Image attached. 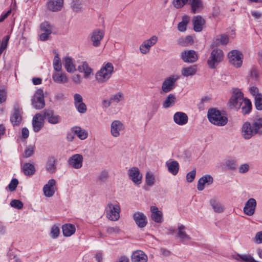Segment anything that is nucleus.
<instances>
[{
  "label": "nucleus",
  "mask_w": 262,
  "mask_h": 262,
  "mask_svg": "<svg viewBox=\"0 0 262 262\" xmlns=\"http://www.w3.org/2000/svg\"><path fill=\"white\" fill-rule=\"evenodd\" d=\"M178 79L179 77L176 75L166 78L162 83L160 94L167 93L173 90L175 88V82Z\"/></svg>",
  "instance_id": "6"
},
{
  "label": "nucleus",
  "mask_w": 262,
  "mask_h": 262,
  "mask_svg": "<svg viewBox=\"0 0 262 262\" xmlns=\"http://www.w3.org/2000/svg\"><path fill=\"white\" fill-rule=\"evenodd\" d=\"M63 64L68 72L73 73L76 71L72 59L69 57H66L64 58Z\"/></svg>",
  "instance_id": "38"
},
{
  "label": "nucleus",
  "mask_w": 262,
  "mask_h": 262,
  "mask_svg": "<svg viewBox=\"0 0 262 262\" xmlns=\"http://www.w3.org/2000/svg\"><path fill=\"white\" fill-rule=\"evenodd\" d=\"M211 98L208 96H205L202 98L201 101L198 103V106L200 110H203L205 104H208L210 101Z\"/></svg>",
  "instance_id": "49"
},
{
  "label": "nucleus",
  "mask_w": 262,
  "mask_h": 262,
  "mask_svg": "<svg viewBox=\"0 0 262 262\" xmlns=\"http://www.w3.org/2000/svg\"><path fill=\"white\" fill-rule=\"evenodd\" d=\"M56 181L54 179H50L43 187V191L47 197H51L55 192Z\"/></svg>",
  "instance_id": "16"
},
{
  "label": "nucleus",
  "mask_w": 262,
  "mask_h": 262,
  "mask_svg": "<svg viewBox=\"0 0 262 262\" xmlns=\"http://www.w3.org/2000/svg\"><path fill=\"white\" fill-rule=\"evenodd\" d=\"M249 165L247 163L242 164L238 167V172L240 173H245L249 170Z\"/></svg>",
  "instance_id": "61"
},
{
  "label": "nucleus",
  "mask_w": 262,
  "mask_h": 262,
  "mask_svg": "<svg viewBox=\"0 0 262 262\" xmlns=\"http://www.w3.org/2000/svg\"><path fill=\"white\" fill-rule=\"evenodd\" d=\"M54 81L59 83H64L68 82V79L66 73H54L52 75Z\"/></svg>",
  "instance_id": "37"
},
{
  "label": "nucleus",
  "mask_w": 262,
  "mask_h": 262,
  "mask_svg": "<svg viewBox=\"0 0 262 262\" xmlns=\"http://www.w3.org/2000/svg\"><path fill=\"white\" fill-rule=\"evenodd\" d=\"M249 91L250 94L254 97L255 98L259 95H262V94L260 93L259 92L258 89L254 86H253L251 87L249 89Z\"/></svg>",
  "instance_id": "63"
},
{
  "label": "nucleus",
  "mask_w": 262,
  "mask_h": 262,
  "mask_svg": "<svg viewBox=\"0 0 262 262\" xmlns=\"http://www.w3.org/2000/svg\"><path fill=\"white\" fill-rule=\"evenodd\" d=\"M32 104L35 108L37 110H40L45 106V101L42 90L39 89L36 91L32 99Z\"/></svg>",
  "instance_id": "7"
},
{
  "label": "nucleus",
  "mask_w": 262,
  "mask_h": 262,
  "mask_svg": "<svg viewBox=\"0 0 262 262\" xmlns=\"http://www.w3.org/2000/svg\"><path fill=\"white\" fill-rule=\"evenodd\" d=\"M193 43V40L191 36H187L183 39V42H180V44H181L183 46H187L190 45H192Z\"/></svg>",
  "instance_id": "58"
},
{
  "label": "nucleus",
  "mask_w": 262,
  "mask_h": 262,
  "mask_svg": "<svg viewBox=\"0 0 262 262\" xmlns=\"http://www.w3.org/2000/svg\"><path fill=\"white\" fill-rule=\"evenodd\" d=\"M254 104L257 110H262V94L259 95L254 98Z\"/></svg>",
  "instance_id": "51"
},
{
  "label": "nucleus",
  "mask_w": 262,
  "mask_h": 262,
  "mask_svg": "<svg viewBox=\"0 0 262 262\" xmlns=\"http://www.w3.org/2000/svg\"><path fill=\"white\" fill-rule=\"evenodd\" d=\"M40 29L42 32L47 33L51 35L54 29V27L49 22L45 21L41 24Z\"/></svg>",
  "instance_id": "42"
},
{
  "label": "nucleus",
  "mask_w": 262,
  "mask_h": 262,
  "mask_svg": "<svg viewBox=\"0 0 262 262\" xmlns=\"http://www.w3.org/2000/svg\"><path fill=\"white\" fill-rule=\"evenodd\" d=\"M190 5L191 12L194 14L199 12L202 7V3L200 0H191Z\"/></svg>",
  "instance_id": "44"
},
{
  "label": "nucleus",
  "mask_w": 262,
  "mask_h": 262,
  "mask_svg": "<svg viewBox=\"0 0 262 262\" xmlns=\"http://www.w3.org/2000/svg\"><path fill=\"white\" fill-rule=\"evenodd\" d=\"M34 147L33 146L30 145L25 149L24 157L26 158L30 157L34 154Z\"/></svg>",
  "instance_id": "54"
},
{
  "label": "nucleus",
  "mask_w": 262,
  "mask_h": 262,
  "mask_svg": "<svg viewBox=\"0 0 262 262\" xmlns=\"http://www.w3.org/2000/svg\"><path fill=\"white\" fill-rule=\"evenodd\" d=\"M59 233H60L59 228L56 225L53 226L51 228V236L53 238H55L58 236Z\"/></svg>",
  "instance_id": "57"
},
{
  "label": "nucleus",
  "mask_w": 262,
  "mask_h": 262,
  "mask_svg": "<svg viewBox=\"0 0 262 262\" xmlns=\"http://www.w3.org/2000/svg\"><path fill=\"white\" fill-rule=\"evenodd\" d=\"M133 219L139 228H144L147 224V217L142 212H135L133 215Z\"/></svg>",
  "instance_id": "19"
},
{
  "label": "nucleus",
  "mask_w": 262,
  "mask_h": 262,
  "mask_svg": "<svg viewBox=\"0 0 262 262\" xmlns=\"http://www.w3.org/2000/svg\"><path fill=\"white\" fill-rule=\"evenodd\" d=\"M157 41L158 37L155 35H154L149 39L144 41L139 48L141 53L143 54L148 53L150 51V48L155 45Z\"/></svg>",
  "instance_id": "10"
},
{
  "label": "nucleus",
  "mask_w": 262,
  "mask_h": 262,
  "mask_svg": "<svg viewBox=\"0 0 262 262\" xmlns=\"http://www.w3.org/2000/svg\"><path fill=\"white\" fill-rule=\"evenodd\" d=\"M124 98L123 94L121 92H118L117 94L113 95L111 97V101L118 103L122 101Z\"/></svg>",
  "instance_id": "52"
},
{
  "label": "nucleus",
  "mask_w": 262,
  "mask_h": 262,
  "mask_svg": "<svg viewBox=\"0 0 262 262\" xmlns=\"http://www.w3.org/2000/svg\"><path fill=\"white\" fill-rule=\"evenodd\" d=\"M223 58L224 53L223 51L219 49H214L211 52L210 55L207 60V64L210 69H214L223 61Z\"/></svg>",
  "instance_id": "4"
},
{
  "label": "nucleus",
  "mask_w": 262,
  "mask_h": 262,
  "mask_svg": "<svg viewBox=\"0 0 262 262\" xmlns=\"http://www.w3.org/2000/svg\"><path fill=\"white\" fill-rule=\"evenodd\" d=\"M229 62L236 68L241 67L243 61V55L237 50H232L228 53Z\"/></svg>",
  "instance_id": "8"
},
{
  "label": "nucleus",
  "mask_w": 262,
  "mask_h": 262,
  "mask_svg": "<svg viewBox=\"0 0 262 262\" xmlns=\"http://www.w3.org/2000/svg\"><path fill=\"white\" fill-rule=\"evenodd\" d=\"M22 169L25 176H31L35 173L36 169L34 164L30 163L24 164Z\"/></svg>",
  "instance_id": "33"
},
{
  "label": "nucleus",
  "mask_w": 262,
  "mask_h": 262,
  "mask_svg": "<svg viewBox=\"0 0 262 262\" xmlns=\"http://www.w3.org/2000/svg\"><path fill=\"white\" fill-rule=\"evenodd\" d=\"M242 109V113L244 115L248 114L250 113L252 110V103L249 99H244V101L242 103L241 107Z\"/></svg>",
  "instance_id": "39"
},
{
  "label": "nucleus",
  "mask_w": 262,
  "mask_h": 262,
  "mask_svg": "<svg viewBox=\"0 0 262 262\" xmlns=\"http://www.w3.org/2000/svg\"><path fill=\"white\" fill-rule=\"evenodd\" d=\"M54 69L57 72H59L61 69V63L60 59L58 54H56L53 60Z\"/></svg>",
  "instance_id": "48"
},
{
  "label": "nucleus",
  "mask_w": 262,
  "mask_h": 262,
  "mask_svg": "<svg viewBox=\"0 0 262 262\" xmlns=\"http://www.w3.org/2000/svg\"><path fill=\"white\" fill-rule=\"evenodd\" d=\"M63 4V0H48V8L53 12L60 11Z\"/></svg>",
  "instance_id": "26"
},
{
  "label": "nucleus",
  "mask_w": 262,
  "mask_h": 262,
  "mask_svg": "<svg viewBox=\"0 0 262 262\" xmlns=\"http://www.w3.org/2000/svg\"><path fill=\"white\" fill-rule=\"evenodd\" d=\"M165 165L169 173L173 176L178 174L179 170V164L177 161L170 159L166 162Z\"/></svg>",
  "instance_id": "21"
},
{
  "label": "nucleus",
  "mask_w": 262,
  "mask_h": 262,
  "mask_svg": "<svg viewBox=\"0 0 262 262\" xmlns=\"http://www.w3.org/2000/svg\"><path fill=\"white\" fill-rule=\"evenodd\" d=\"M128 174L129 178L135 185H140L142 182V175L138 168L133 167L128 170Z\"/></svg>",
  "instance_id": "12"
},
{
  "label": "nucleus",
  "mask_w": 262,
  "mask_h": 262,
  "mask_svg": "<svg viewBox=\"0 0 262 262\" xmlns=\"http://www.w3.org/2000/svg\"><path fill=\"white\" fill-rule=\"evenodd\" d=\"M83 156L81 154H74L68 159L69 166L75 169H80L83 165Z\"/></svg>",
  "instance_id": "11"
},
{
  "label": "nucleus",
  "mask_w": 262,
  "mask_h": 262,
  "mask_svg": "<svg viewBox=\"0 0 262 262\" xmlns=\"http://www.w3.org/2000/svg\"><path fill=\"white\" fill-rule=\"evenodd\" d=\"M114 71V66L112 63L104 64L101 69L96 74V78L99 82L106 81L111 76Z\"/></svg>",
  "instance_id": "2"
},
{
  "label": "nucleus",
  "mask_w": 262,
  "mask_h": 262,
  "mask_svg": "<svg viewBox=\"0 0 262 262\" xmlns=\"http://www.w3.org/2000/svg\"><path fill=\"white\" fill-rule=\"evenodd\" d=\"M62 229L63 234L67 237L71 236L76 230L75 226L71 224H64L62 226Z\"/></svg>",
  "instance_id": "36"
},
{
  "label": "nucleus",
  "mask_w": 262,
  "mask_h": 262,
  "mask_svg": "<svg viewBox=\"0 0 262 262\" xmlns=\"http://www.w3.org/2000/svg\"><path fill=\"white\" fill-rule=\"evenodd\" d=\"M43 115L40 113L36 114L32 119V126L33 130L35 133H38L44 125Z\"/></svg>",
  "instance_id": "14"
},
{
  "label": "nucleus",
  "mask_w": 262,
  "mask_h": 262,
  "mask_svg": "<svg viewBox=\"0 0 262 262\" xmlns=\"http://www.w3.org/2000/svg\"><path fill=\"white\" fill-rule=\"evenodd\" d=\"M244 99L241 91L238 89L233 88L232 96L228 104V106L231 109H239L242 105Z\"/></svg>",
  "instance_id": "3"
},
{
  "label": "nucleus",
  "mask_w": 262,
  "mask_h": 262,
  "mask_svg": "<svg viewBox=\"0 0 262 262\" xmlns=\"http://www.w3.org/2000/svg\"><path fill=\"white\" fill-rule=\"evenodd\" d=\"M233 258L239 262H258L249 254H237Z\"/></svg>",
  "instance_id": "30"
},
{
  "label": "nucleus",
  "mask_w": 262,
  "mask_h": 262,
  "mask_svg": "<svg viewBox=\"0 0 262 262\" xmlns=\"http://www.w3.org/2000/svg\"><path fill=\"white\" fill-rule=\"evenodd\" d=\"M111 132L114 137L120 136V132L124 129L123 124L119 120H115L111 124Z\"/></svg>",
  "instance_id": "20"
},
{
  "label": "nucleus",
  "mask_w": 262,
  "mask_h": 262,
  "mask_svg": "<svg viewBox=\"0 0 262 262\" xmlns=\"http://www.w3.org/2000/svg\"><path fill=\"white\" fill-rule=\"evenodd\" d=\"M150 211L151 212V219L155 222L161 223L163 222V213L161 211L159 210L157 207L155 206H151Z\"/></svg>",
  "instance_id": "25"
},
{
  "label": "nucleus",
  "mask_w": 262,
  "mask_h": 262,
  "mask_svg": "<svg viewBox=\"0 0 262 262\" xmlns=\"http://www.w3.org/2000/svg\"><path fill=\"white\" fill-rule=\"evenodd\" d=\"M196 72V68L195 66H192L189 67L184 68L182 70V74L185 76L188 77L189 76L194 75Z\"/></svg>",
  "instance_id": "41"
},
{
  "label": "nucleus",
  "mask_w": 262,
  "mask_h": 262,
  "mask_svg": "<svg viewBox=\"0 0 262 262\" xmlns=\"http://www.w3.org/2000/svg\"><path fill=\"white\" fill-rule=\"evenodd\" d=\"M252 123L253 127L256 129V134L262 135V118L255 119Z\"/></svg>",
  "instance_id": "43"
},
{
  "label": "nucleus",
  "mask_w": 262,
  "mask_h": 262,
  "mask_svg": "<svg viewBox=\"0 0 262 262\" xmlns=\"http://www.w3.org/2000/svg\"><path fill=\"white\" fill-rule=\"evenodd\" d=\"M182 59L185 62L193 63L198 59L195 52L193 50L185 51L181 53Z\"/></svg>",
  "instance_id": "18"
},
{
  "label": "nucleus",
  "mask_w": 262,
  "mask_h": 262,
  "mask_svg": "<svg viewBox=\"0 0 262 262\" xmlns=\"http://www.w3.org/2000/svg\"><path fill=\"white\" fill-rule=\"evenodd\" d=\"M196 174L195 169H193L188 172L186 175V180L189 183H191L193 181Z\"/></svg>",
  "instance_id": "59"
},
{
  "label": "nucleus",
  "mask_w": 262,
  "mask_h": 262,
  "mask_svg": "<svg viewBox=\"0 0 262 262\" xmlns=\"http://www.w3.org/2000/svg\"><path fill=\"white\" fill-rule=\"evenodd\" d=\"M189 21V17L185 16L183 17L182 21L180 22L178 25V29L180 32H184L186 30V27Z\"/></svg>",
  "instance_id": "45"
},
{
  "label": "nucleus",
  "mask_w": 262,
  "mask_h": 262,
  "mask_svg": "<svg viewBox=\"0 0 262 262\" xmlns=\"http://www.w3.org/2000/svg\"><path fill=\"white\" fill-rule=\"evenodd\" d=\"M77 111L81 114H84L86 112L87 108L85 104L83 102L75 105Z\"/></svg>",
  "instance_id": "55"
},
{
  "label": "nucleus",
  "mask_w": 262,
  "mask_h": 262,
  "mask_svg": "<svg viewBox=\"0 0 262 262\" xmlns=\"http://www.w3.org/2000/svg\"><path fill=\"white\" fill-rule=\"evenodd\" d=\"M210 204L214 212L222 213L224 211V206L219 201L212 199L210 201Z\"/></svg>",
  "instance_id": "40"
},
{
  "label": "nucleus",
  "mask_w": 262,
  "mask_h": 262,
  "mask_svg": "<svg viewBox=\"0 0 262 262\" xmlns=\"http://www.w3.org/2000/svg\"><path fill=\"white\" fill-rule=\"evenodd\" d=\"M78 70L79 72L84 73V77L85 78H89L93 71L86 61L82 62L81 64L78 67Z\"/></svg>",
  "instance_id": "29"
},
{
  "label": "nucleus",
  "mask_w": 262,
  "mask_h": 262,
  "mask_svg": "<svg viewBox=\"0 0 262 262\" xmlns=\"http://www.w3.org/2000/svg\"><path fill=\"white\" fill-rule=\"evenodd\" d=\"M18 184V181L16 179H13L8 185V188L10 191H13L16 189Z\"/></svg>",
  "instance_id": "60"
},
{
  "label": "nucleus",
  "mask_w": 262,
  "mask_h": 262,
  "mask_svg": "<svg viewBox=\"0 0 262 262\" xmlns=\"http://www.w3.org/2000/svg\"><path fill=\"white\" fill-rule=\"evenodd\" d=\"M132 262H147V256L141 250H136L133 253L131 256Z\"/></svg>",
  "instance_id": "24"
},
{
  "label": "nucleus",
  "mask_w": 262,
  "mask_h": 262,
  "mask_svg": "<svg viewBox=\"0 0 262 262\" xmlns=\"http://www.w3.org/2000/svg\"><path fill=\"white\" fill-rule=\"evenodd\" d=\"M46 170L50 173H54L56 171V160L55 158H49L46 165Z\"/></svg>",
  "instance_id": "31"
},
{
  "label": "nucleus",
  "mask_w": 262,
  "mask_h": 262,
  "mask_svg": "<svg viewBox=\"0 0 262 262\" xmlns=\"http://www.w3.org/2000/svg\"><path fill=\"white\" fill-rule=\"evenodd\" d=\"M72 8L74 11L79 12L82 9V5L80 0H74L72 3Z\"/></svg>",
  "instance_id": "47"
},
{
  "label": "nucleus",
  "mask_w": 262,
  "mask_h": 262,
  "mask_svg": "<svg viewBox=\"0 0 262 262\" xmlns=\"http://www.w3.org/2000/svg\"><path fill=\"white\" fill-rule=\"evenodd\" d=\"M177 236L182 242L188 241L190 239V237L185 231V226L182 224L178 225Z\"/></svg>",
  "instance_id": "28"
},
{
  "label": "nucleus",
  "mask_w": 262,
  "mask_h": 262,
  "mask_svg": "<svg viewBox=\"0 0 262 262\" xmlns=\"http://www.w3.org/2000/svg\"><path fill=\"white\" fill-rule=\"evenodd\" d=\"M205 22V20L201 16H195L193 20L194 30L195 32H201Z\"/></svg>",
  "instance_id": "32"
},
{
  "label": "nucleus",
  "mask_w": 262,
  "mask_h": 262,
  "mask_svg": "<svg viewBox=\"0 0 262 262\" xmlns=\"http://www.w3.org/2000/svg\"><path fill=\"white\" fill-rule=\"evenodd\" d=\"M188 2V0H173L172 3L175 8L179 9L184 6Z\"/></svg>",
  "instance_id": "56"
},
{
  "label": "nucleus",
  "mask_w": 262,
  "mask_h": 262,
  "mask_svg": "<svg viewBox=\"0 0 262 262\" xmlns=\"http://www.w3.org/2000/svg\"><path fill=\"white\" fill-rule=\"evenodd\" d=\"M237 161L234 159H229L225 163V166L228 170H234L237 167Z\"/></svg>",
  "instance_id": "46"
},
{
  "label": "nucleus",
  "mask_w": 262,
  "mask_h": 262,
  "mask_svg": "<svg viewBox=\"0 0 262 262\" xmlns=\"http://www.w3.org/2000/svg\"><path fill=\"white\" fill-rule=\"evenodd\" d=\"M104 35V32L100 29H96L91 33V40L94 47L100 46V41L103 38Z\"/></svg>",
  "instance_id": "15"
},
{
  "label": "nucleus",
  "mask_w": 262,
  "mask_h": 262,
  "mask_svg": "<svg viewBox=\"0 0 262 262\" xmlns=\"http://www.w3.org/2000/svg\"><path fill=\"white\" fill-rule=\"evenodd\" d=\"M11 207L17 209H21L23 208V203L18 200H13L10 202Z\"/></svg>",
  "instance_id": "53"
},
{
  "label": "nucleus",
  "mask_w": 262,
  "mask_h": 262,
  "mask_svg": "<svg viewBox=\"0 0 262 262\" xmlns=\"http://www.w3.org/2000/svg\"><path fill=\"white\" fill-rule=\"evenodd\" d=\"M146 183L148 186H152L155 183V177L154 174L149 172L146 173L145 176Z\"/></svg>",
  "instance_id": "50"
},
{
  "label": "nucleus",
  "mask_w": 262,
  "mask_h": 262,
  "mask_svg": "<svg viewBox=\"0 0 262 262\" xmlns=\"http://www.w3.org/2000/svg\"><path fill=\"white\" fill-rule=\"evenodd\" d=\"M188 120L187 115L182 112H178L174 114L173 121L174 122L179 125H183L186 124Z\"/></svg>",
  "instance_id": "23"
},
{
  "label": "nucleus",
  "mask_w": 262,
  "mask_h": 262,
  "mask_svg": "<svg viewBox=\"0 0 262 262\" xmlns=\"http://www.w3.org/2000/svg\"><path fill=\"white\" fill-rule=\"evenodd\" d=\"M108 178V172L106 171H102L98 176V179L101 182H105Z\"/></svg>",
  "instance_id": "64"
},
{
  "label": "nucleus",
  "mask_w": 262,
  "mask_h": 262,
  "mask_svg": "<svg viewBox=\"0 0 262 262\" xmlns=\"http://www.w3.org/2000/svg\"><path fill=\"white\" fill-rule=\"evenodd\" d=\"M120 231V229L118 226L110 227L106 229V231L108 234L118 233Z\"/></svg>",
  "instance_id": "62"
},
{
  "label": "nucleus",
  "mask_w": 262,
  "mask_h": 262,
  "mask_svg": "<svg viewBox=\"0 0 262 262\" xmlns=\"http://www.w3.org/2000/svg\"><path fill=\"white\" fill-rule=\"evenodd\" d=\"M106 217L113 221H118L120 217V208L118 204L108 203L106 208Z\"/></svg>",
  "instance_id": "5"
},
{
  "label": "nucleus",
  "mask_w": 262,
  "mask_h": 262,
  "mask_svg": "<svg viewBox=\"0 0 262 262\" xmlns=\"http://www.w3.org/2000/svg\"><path fill=\"white\" fill-rule=\"evenodd\" d=\"M176 97L174 94H169L163 102V107L167 108L173 106L176 102Z\"/></svg>",
  "instance_id": "34"
},
{
  "label": "nucleus",
  "mask_w": 262,
  "mask_h": 262,
  "mask_svg": "<svg viewBox=\"0 0 262 262\" xmlns=\"http://www.w3.org/2000/svg\"><path fill=\"white\" fill-rule=\"evenodd\" d=\"M255 130L256 129L253 127V123L250 124L249 122H246L242 128V135L245 139H250L256 135Z\"/></svg>",
  "instance_id": "9"
},
{
  "label": "nucleus",
  "mask_w": 262,
  "mask_h": 262,
  "mask_svg": "<svg viewBox=\"0 0 262 262\" xmlns=\"http://www.w3.org/2000/svg\"><path fill=\"white\" fill-rule=\"evenodd\" d=\"M256 201L254 198L249 199L245 203L243 208L244 213L248 216L253 215L255 211Z\"/></svg>",
  "instance_id": "13"
},
{
  "label": "nucleus",
  "mask_w": 262,
  "mask_h": 262,
  "mask_svg": "<svg viewBox=\"0 0 262 262\" xmlns=\"http://www.w3.org/2000/svg\"><path fill=\"white\" fill-rule=\"evenodd\" d=\"M209 121L213 124L223 126L225 125L228 121V118L223 115L218 110L213 108L209 109L207 113Z\"/></svg>",
  "instance_id": "1"
},
{
  "label": "nucleus",
  "mask_w": 262,
  "mask_h": 262,
  "mask_svg": "<svg viewBox=\"0 0 262 262\" xmlns=\"http://www.w3.org/2000/svg\"><path fill=\"white\" fill-rule=\"evenodd\" d=\"M43 117L48 120L49 123L52 124H56L60 123L61 121L60 117L54 114L52 110H46L43 112Z\"/></svg>",
  "instance_id": "17"
},
{
  "label": "nucleus",
  "mask_w": 262,
  "mask_h": 262,
  "mask_svg": "<svg viewBox=\"0 0 262 262\" xmlns=\"http://www.w3.org/2000/svg\"><path fill=\"white\" fill-rule=\"evenodd\" d=\"M72 131L81 140H84L88 137V133L79 126L72 127Z\"/></svg>",
  "instance_id": "35"
},
{
  "label": "nucleus",
  "mask_w": 262,
  "mask_h": 262,
  "mask_svg": "<svg viewBox=\"0 0 262 262\" xmlns=\"http://www.w3.org/2000/svg\"><path fill=\"white\" fill-rule=\"evenodd\" d=\"M22 118L18 107H15L10 117V121L13 126H18L21 122Z\"/></svg>",
  "instance_id": "27"
},
{
  "label": "nucleus",
  "mask_w": 262,
  "mask_h": 262,
  "mask_svg": "<svg viewBox=\"0 0 262 262\" xmlns=\"http://www.w3.org/2000/svg\"><path fill=\"white\" fill-rule=\"evenodd\" d=\"M213 178L209 174L205 175L201 177L198 181L197 188L199 190L202 191L205 188V185H211L213 183Z\"/></svg>",
  "instance_id": "22"
}]
</instances>
